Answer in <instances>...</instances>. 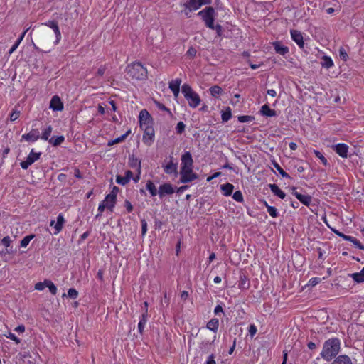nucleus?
<instances>
[{
	"instance_id": "f257e3e1",
	"label": "nucleus",
	"mask_w": 364,
	"mask_h": 364,
	"mask_svg": "<svg viewBox=\"0 0 364 364\" xmlns=\"http://www.w3.org/2000/svg\"><path fill=\"white\" fill-rule=\"evenodd\" d=\"M340 341L337 338H330L323 343L321 356L326 361H330L340 350Z\"/></svg>"
},
{
	"instance_id": "f03ea898",
	"label": "nucleus",
	"mask_w": 364,
	"mask_h": 364,
	"mask_svg": "<svg viewBox=\"0 0 364 364\" xmlns=\"http://www.w3.org/2000/svg\"><path fill=\"white\" fill-rule=\"evenodd\" d=\"M127 73L129 77L137 80H144L147 77V70L139 62H135L127 67Z\"/></svg>"
},
{
	"instance_id": "7ed1b4c3",
	"label": "nucleus",
	"mask_w": 364,
	"mask_h": 364,
	"mask_svg": "<svg viewBox=\"0 0 364 364\" xmlns=\"http://www.w3.org/2000/svg\"><path fill=\"white\" fill-rule=\"evenodd\" d=\"M181 92L184 97L187 100L188 105L192 108L198 107L200 102V98L190 85L184 84L182 86Z\"/></svg>"
},
{
	"instance_id": "20e7f679",
	"label": "nucleus",
	"mask_w": 364,
	"mask_h": 364,
	"mask_svg": "<svg viewBox=\"0 0 364 364\" xmlns=\"http://www.w3.org/2000/svg\"><path fill=\"white\" fill-rule=\"evenodd\" d=\"M198 15L201 17L206 27L208 28H213L216 12L213 7H205L203 10L200 11L198 13Z\"/></svg>"
},
{
	"instance_id": "39448f33",
	"label": "nucleus",
	"mask_w": 364,
	"mask_h": 364,
	"mask_svg": "<svg viewBox=\"0 0 364 364\" xmlns=\"http://www.w3.org/2000/svg\"><path fill=\"white\" fill-rule=\"evenodd\" d=\"M180 175V182L183 183L191 182L198 178V176L193 172V168H181Z\"/></svg>"
},
{
	"instance_id": "423d86ee",
	"label": "nucleus",
	"mask_w": 364,
	"mask_h": 364,
	"mask_svg": "<svg viewBox=\"0 0 364 364\" xmlns=\"http://www.w3.org/2000/svg\"><path fill=\"white\" fill-rule=\"evenodd\" d=\"M208 0H188L183 4V6L188 11H185V15L188 16L189 11L198 9L202 5L208 4Z\"/></svg>"
},
{
	"instance_id": "0eeeda50",
	"label": "nucleus",
	"mask_w": 364,
	"mask_h": 364,
	"mask_svg": "<svg viewBox=\"0 0 364 364\" xmlns=\"http://www.w3.org/2000/svg\"><path fill=\"white\" fill-rule=\"evenodd\" d=\"M155 132L152 126L146 125L144 128L143 142L147 146H151L154 141Z\"/></svg>"
},
{
	"instance_id": "6e6552de",
	"label": "nucleus",
	"mask_w": 364,
	"mask_h": 364,
	"mask_svg": "<svg viewBox=\"0 0 364 364\" xmlns=\"http://www.w3.org/2000/svg\"><path fill=\"white\" fill-rule=\"evenodd\" d=\"M41 155V152H34L33 149L31 150L26 159L21 162L20 165L23 169L26 170L32 164L37 161Z\"/></svg>"
},
{
	"instance_id": "1a4fd4ad",
	"label": "nucleus",
	"mask_w": 364,
	"mask_h": 364,
	"mask_svg": "<svg viewBox=\"0 0 364 364\" xmlns=\"http://www.w3.org/2000/svg\"><path fill=\"white\" fill-rule=\"evenodd\" d=\"M193 160L189 151L185 152L181 156V168H193Z\"/></svg>"
},
{
	"instance_id": "9d476101",
	"label": "nucleus",
	"mask_w": 364,
	"mask_h": 364,
	"mask_svg": "<svg viewBox=\"0 0 364 364\" xmlns=\"http://www.w3.org/2000/svg\"><path fill=\"white\" fill-rule=\"evenodd\" d=\"M174 191V188L171 183H165L159 186L158 194L161 198H163L166 195L173 194Z\"/></svg>"
},
{
	"instance_id": "9b49d317",
	"label": "nucleus",
	"mask_w": 364,
	"mask_h": 364,
	"mask_svg": "<svg viewBox=\"0 0 364 364\" xmlns=\"http://www.w3.org/2000/svg\"><path fill=\"white\" fill-rule=\"evenodd\" d=\"M292 40L299 46L300 48H304V42L302 33L297 30H291L290 31Z\"/></svg>"
},
{
	"instance_id": "f8f14e48",
	"label": "nucleus",
	"mask_w": 364,
	"mask_h": 364,
	"mask_svg": "<svg viewBox=\"0 0 364 364\" xmlns=\"http://www.w3.org/2000/svg\"><path fill=\"white\" fill-rule=\"evenodd\" d=\"M43 25L47 26L53 30L56 37L55 43L58 44L61 38V33L57 21H49L45 23H43Z\"/></svg>"
},
{
	"instance_id": "ddd939ff",
	"label": "nucleus",
	"mask_w": 364,
	"mask_h": 364,
	"mask_svg": "<svg viewBox=\"0 0 364 364\" xmlns=\"http://www.w3.org/2000/svg\"><path fill=\"white\" fill-rule=\"evenodd\" d=\"M140 127L143 129L144 126L149 125L151 117L146 109H142L139 113Z\"/></svg>"
},
{
	"instance_id": "4468645a",
	"label": "nucleus",
	"mask_w": 364,
	"mask_h": 364,
	"mask_svg": "<svg viewBox=\"0 0 364 364\" xmlns=\"http://www.w3.org/2000/svg\"><path fill=\"white\" fill-rule=\"evenodd\" d=\"M333 150L342 158L348 157V146L345 144H338L333 146Z\"/></svg>"
},
{
	"instance_id": "2eb2a0df",
	"label": "nucleus",
	"mask_w": 364,
	"mask_h": 364,
	"mask_svg": "<svg viewBox=\"0 0 364 364\" xmlns=\"http://www.w3.org/2000/svg\"><path fill=\"white\" fill-rule=\"evenodd\" d=\"M50 108L53 111H61L63 109V105L58 96L55 95L52 97L50 102Z\"/></svg>"
},
{
	"instance_id": "dca6fc26",
	"label": "nucleus",
	"mask_w": 364,
	"mask_h": 364,
	"mask_svg": "<svg viewBox=\"0 0 364 364\" xmlns=\"http://www.w3.org/2000/svg\"><path fill=\"white\" fill-rule=\"evenodd\" d=\"M40 138L39 132L38 129H33L28 133L22 136V139L27 141H36Z\"/></svg>"
},
{
	"instance_id": "f3484780",
	"label": "nucleus",
	"mask_w": 364,
	"mask_h": 364,
	"mask_svg": "<svg viewBox=\"0 0 364 364\" xmlns=\"http://www.w3.org/2000/svg\"><path fill=\"white\" fill-rule=\"evenodd\" d=\"M294 190H295V188H294ZM293 194L304 205L309 206L311 204L312 200L311 196L309 195H303L295 191H293Z\"/></svg>"
},
{
	"instance_id": "a211bd4d",
	"label": "nucleus",
	"mask_w": 364,
	"mask_h": 364,
	"mask_svg": "<svg viewBox=\"0 0 364 364\" xmlns=\"http://www.w3.org/2000/svg\"><path fill=\"white\" fill-rule=\"evenodd\" d=\"M116 200L117 199L114 194H108L106 196L105 200H102V203L105 204L107 209L112 211L114 207Z\"/></svg>"
},
{
	"instance_id": "6ab92c4d",
	"label": "nucleus",
	"mask_w": 364,
	"mask_h": 364,
	"mask_svg": "<svg viewBox=\"0 0 364 364\" xmlns=\"http://www.w3.org/2000/svg\"><path fill=\"white\" fill-rule=\"evenodd\" d=\"M181 83V79H176L169 82V88L173 92L175 97H177L180 92V85Z\"/></svg>"
},
{
	"instance_id": "aec40b11",
	"label": "nucleus",
	"mask_w": 364,
	"mask_h": 364,
	"mask_svg": "<svg viewBox=\"0 0 364 364\" xmlns=\"http://www.w3.org/2000/svg\"><path fill=\"white\" fill-rule=\"evenodd\" d=\"M331 364H353L351 359L346 355H338Z\"/></svg>"
},
{
	"instance_id": "412c9836",
	"label": "nucleus",
	"mask_w": 364,
	"mask_h": 364,
	"mask_svg": "<svg viewBox=\"0 0 364 364\" xmlns=\"http://www.w3.org/2000/svg\"><path fill=\"white\" fill-rule=\"evenodd\" d=\"M129 165L132 168H137L139 173H141V161H139L134 154L129 156Z\"/></svg>"
},
{
	"instance_id": "4be33fe9",
	"label": "nucleus",
	"mask_w": 364,
	"mask_h": 364,
	"mask_svg": "<svg viewBox=\"0 0 364 364\" xmlns=\"http://www.w3.org/2000/svg\"><path fill=\"white\" fill-rule=\"evenodd\" d=\"M178 164L172 160L164 166V171L168 174L177 173Z\"/></svg>"
},
{
	"instance_id": "5701e85b",
	"label": "nucleus",
	"mask_w": 364,
	"mask_h": 364,
	"mask_svg": "<svg viewBox=\"0 0 364 364\" xmlns=\"http://www.w3.org/2000/svg\"><path fill=\"white\" fill-rule=\"evenodd\" d=\"M269 187L271 191L276 196H277L281 199H284L286 196V194L284 191H282L277 185L276 184H269Z\"/></svg>"
},
{
	"instance_id": "b1692460",
	"label": "nucleus",
	"mask_w": 364,
	"mask_h": 364,
	"mask_svg": "<svg viewBox=\"0 0 364 364\" xmlns=\"http://www.w3.org/2000/svg\"><path fill=\"white\" fill-rule=\"evenodd\" d=\"M260 112L263 116L274 117L277 115L276 111L270 109L267 105H264L260 109Z\"/></svg>"
},
{
	"instance_id": "393cba45",
	"label": "nucleus",
	"mask_w": 364,
	"mask_h": 364,
	"mask_svg": "<svg viewBox=\"0 0 364 364\" xmlns=\"http://www.w3.org/2000/svg\"><path fill=\"white\" fill-rule=\"evenodd\" d=\"M274 50L277 53L280 54L282 55H284L289 52V48L287 46L281 45L279 43H274Z\"/></svg>"
},
{
	"instance_id": "a878e982",
	"label": "nucleus",
	"mask_w": 364,
	"mask_h": 364,
	"mask_svg": "<svg viewBox=\"0 0 364 364\" xmlns=\"http://www.w3.org/2000/svg\"><path fill=\"white\" fill-rule=\"evenodd\" d=\"M219 326V321L218 318H212L207 323V328L213 332H217Z\"/></svg>"
},
{
	"instance_id": "bb28decb",
	"label": "nucleus",
	"mask_w": 364,
	"mask_h": 364,
	"mask_svg": "<svg viewBox=\"0 0 364 364\" xmlns=\"http://www.w3.org/2000/svg\"><path fill=\"white\" fill-rule=\"evenodd\" d=\"M220 188L226 196H230L233 191L234 186L230 183L221 185Z\"/></svg>"
},
{
	"instance_id": "cd10ccee",
	"label": "nucleus",
	"mask_w": 364,
	"mask_h": 364,
	"mask_svg": "<svg viewBox=\"0 0 364 364\" xmlns=\"http://www.w3.org/2000/svg\"><path fill=\"white\" fill-rule=\"evenodd\" d=\"M64 223H65V220H64L63 216L61 214L58 215V216L57 217V222L54 226L55 229V234H58V232H60V231L63 228V225Z\"/></svg>"
},
{
	"instance_id": "c85d7f7f",
	"label": "nucleus",
	"mask_w": 364,
	"mask_h": 364,
	"mask_svg": "<svg viewBox=\"0 0 364 364\" xmlns=\"http://www.w3.org/2000/svg\"><path fill=\"white\" fill-rule=\"evenodd\" d=\"M349 277H350L357 283L364 282V272L362 270L360 272L350 274Z\"/></svg>"
},
{
	"instance_id": "c756f323",
	"label": "nucleus",
	"mask_w": 364,
	"mask_h": 364,
	"mask_svg": "<svg viewBox=\"0 0 364 364\" xmlns=\"http://www.w3.org/2000/svg\"><path fill=\"white\" fill-rule=\"evenodd\" d=\"M146 188L149 191L151 196H156L158 194L159 191H157L155 185L151 181H148L146 182Z\"/></svg>"
},
{
	"instance_id": "7c9ffc66",
	"label": "nucleus",
	"mask_w": 364,
	"mask_h": 364,
	"mask_svg": "<svg viewBox=\"0 0 364 364\" xmlns=\"http://www.w3.org/2000/svg\"><path fill=\"white\" fill-rule=\"evenodd\" d=\"M65 140V137L63 136H53L49 139V143L51 144L54 146H59L62 144Z\"/></svg>"
},
{
	"instance_id": "2f4dec72",
	"label": "nucleus",
	"mask_w": 364,
	"mask_h": 364,
	"mask_svg": "<svg viewBox=\"0 0 364 364\" xmlns=\"http://www.w3.org/2000/svg\"><path fill=\"white\" fill-rule=\"evenodd\" d=\"M129 133H130V130L127 131L125 134H122L119 137H117L115 139L109 141L108 146H112L115 144L123 141L124 140H125V139L127 138V136L129 135Z\"/></svg>"
},
{
	"instance_id": "473e14b6",
	"label": "nucleus",
	"mask_w": 364,
	"mask_h": 364,
	"mask_svg": "<svg viewBox=\"0 0 364 364\" xmlns=\"http://www.w3.org/2000/svg\"><path fill=\"white\" fill-rule=\"evenodd\" d=\"M44 284H46V287L49 289V291L52 294L55 295L57 293V287L52 281L46 279L44 280Z\"/></svg>"
},
{
	"instance_id": "72a5a7b5",
	"label": "nucleus",
	"mask_w": 364,
	"mask_h": 364,
	"mask_svg": "<svg viewBox=\"0 0 364 364\" xmlns=\"http://www.w3.org/2000/svg\"><path fill=\"white\" fill-rule=\"evenodd\" d=\"M232 117L231 109L227 107L225 111L222 112V120L224 122H228Z\"/></svg>"
},
{
	"instance_id": "f704fd0d",
	"label": "nucleus",
	"mask_w": 364,
	"mask_h": 364,
	"mask_svg": "<svg viewBox=\"0 0 364 364\" xmlns=\"http://www.w3.org/2000/svg\"><path fill=\"white\" fill-rule=\"evenodd\" d=\"M210 92L213 97H217L223 92V89L218 85H214L210 88Z\"/></svg>"
},
{
	"instance_id": "c9c22d12",
	"label": "nucleus",
	"mask_w": 364,
	"mask_h": 364,
	"mask_svg": "<svg viewBox=\"0 0 364 364\" xmlns=\"http://www.w3.org/2000/svg\"><path fill=\"white\" fill-rule=\"evenodd\" d=\"M273 166L279 171V174L282 177L290 178L289 175L287 173H286L277 162L274 161Z\"/></svg>"
},
{
	"instance_id": "e433bc0d",
	"label": "nucleus",
	"mask_w": 364,
	"mask_h": 364,
	"mask_svg": "<svg viewBox=\"0 0 364 364\" xmlns=\"http://www.w3.org/2000/svg\"><path fill=\"white\" fill-rule=\"evenodd\" d=\"M321 64H322L323 67L329 68L333 65V61L331 59V58L324 56L323 58V61H322Z\"/></svg>"
},
{
	"instance_id": "4c0bfd02",
	"label": "nucleus",
	"mask_w": 364,
	"mask_h": 364,
	"mask_svg": "<svg viewBox=\"0 0 364 364\" xmlns=\"http://www.w3.org/2000/svg\"><path fill=\"white\" fill-rule=\"evenodd\" d=\"M314 153L316 155V156L318 157L321 161V162L323 163V164L324 166L328 165V162L327 159L323 156V155L319 151L314 150Z\"/></svg>"
},
{
	"instance_id": "58836bf2",
	"label": "nucleus",
	"mask_w": 364,
	"mask_h": 364,
	"mask_svg": "<svg viewBox=\"0 0 364 364\" xmlns=\"http://www.w3.org/2000/svg\"><path fill=\"white\" fill-rule=\"evenodd\" d=\"M53 128L51 126H48V128L43 132L41 139L43 140H48L49 141V136L52 132Z\"/></svg>"
},
{
	"instance_id": "ea45409f",
	"label": "nucleus",
	"mask_w": 364,
	"mask_h": 364,
	"mask_svg": "<svg viewBox=\"0 0 364 364\" xmlns=\"http://www.w3.org/2000/svg\"><path fill=\"white\" fill-rule=\"evenodd\" d=\"M254 119V117L250 115H242L238 117V121L241 123H245L252 122Z\"/></svg>"
},
{
	"instance_id": "a19ab883",
	"label": "nucleus",
	"mask_w": 364,
	"mask_h": 364,
	"mask_svg": "<svg viewBox=\"0 0 364 364\" xmlns=\"http://www.w3.org/2000/svg\"><path fill=\"white\" fill-rule=\"evenodd\" d=\"M154 103L155 105H156V107L162 110V111H166L170 115H172V113L170 111V109L168 108H167L164 105H163L162 103L159 102V101H156V100H154Z\"/></svg>"
},
{
	"instance_id": "79ce46f5",
	"label": "nucleus",
	"mask_w": 364,
	"mask_h": 364,
	"mask_svg": "<svg viewBox=\"0 0 364 364\" xmlns=\"http://www.w3.org/2000/svg\"><path fill=\"white\" fill-rule=\"evenodd\" d=\"M33 237H34L33 235H28V236H26L25 237H23V239L21 241V247H26L29 244L31 239Z\"/></svg>"
},
{
	"instance_id": "37998d69",
	"label": "nucleus",
	"mask_w": 364,
	"mask_h": 364,
	"mask_svg": "<svg viewBox=\"0 0 364 364\" xmlns=\"http://www.w3.org/2000/svg\"><path fill=\"white\" fill-rule=\"evenodd\" d=\"M232 198L235 200L237 202L243 201V196L240 191H237L233 193Z\"/></svg>"
},
{
	"instance_id": "c03bdc74",
	"label": "nucleus",
	"mask_w": 364,
	"mask_h": 364,
	"mask_svg": "<svg viewBox=\"0 0 364 364\" xmlns=\"http://www.w3.org/2000/svg\"><path fill=\"white\" fill-rule=\"evenodd\" d=\"M267 212L272 218H277L278 216L277 210L273 206H268Z\"/></svg>"
},
{
	"instance_id": "a18cd8bd",
	"label": "nucleus",
	"mask_w": 364,
	"mask_h": 364,
	"mask_svg": "<svg viewBox=\"0 0 364 364\" xmlns=\"http://www.w3.org/2000/svg\"><path fill=\"white\" fill-rule=\"evenodd\" d=\"M333 231L339 237H342L343 240L350 241L352 240V237L349 235H344L343 233L341 232L340 231L337 230H333Z\"/></svg>"
},
{
	"instance_id": "49530a36",
	"label": "nucleus",
	"mask_w": 364,
	"mask_h": 364,
	"mask_svg": "<svg viewBox=\"0 0 364 364\" xmlns=\"http://www.w3.org/2000/svg\"><path fill=\"white\" fill-rule=\"evenodd\" d=\"M186 125L183 122H179L176 127L178 134H182L185 130Z\"/></svg>"
},
{
	"instance_id": "de8ad7c7",
	"label": "nucleus",
	"mask_w": 364,
	"mask_h": 364,
	"mask_svg": "<svg viewBox=\"0 0 364 364\" xmlns=\"http://www.w3.org/2000/svg\"><path fill=\"white\" fill-rule=\"evenodd\" d=\"M68 296L71 299H75L78 296V292L76 291V289L70 288L68 291Z\"/></svg>"
},
{
	"instance_id": "09e8293b",
	"label": "nucleus",
	"mask_w": 364,
	"mask_h": 364,
	"mask_svg": "<svg viewBox=\"0 0 364 364\" xmlns=\"http://www.w3.org/2000/svg\"><path fill=\"white\" fill-rule=\"evenodd\" d=\"M116 181L117 183L121 184L122 186H124L127 183H128L127 179H125L124 176H121L119 175L117 176Z\"/></svg>"
},
{
	"instance_id": "8fccbe9b",
	"label": "nucleus",
	"mask_w": 364,
	"mask_h": 364,
	"mask_svg": "<svg viewBox=\"0 0 364 364\" xmlns=\"http://www.w3.org/2000/svg\"><path fill=\"white\" fill-rule=\"evenodd\" d=\"M212 30H215L217 35L218 36H221L223 33V27L220 24L213 25V28Z\"/></svg>"
},
{
	"instance_id": "3c124183",
	"label": "nucleus",
	"mask_w": 364,
	"mask_h": 364,
	"mask_svg": "<svg viewBox=\"0 0 364 364\" xmlns=\"http://www.w3.org/2000/svg\"><path fill=\"white\" fill-rule=\"evenodd\" d=\"M339 56H340L341 59L343 60L344 61L347 60L348 54L346 53L344 48H341L339 49Z\"/></svg>"
},
{
	"instance_id": "603ef678",
	"label": "nucleus",
	"mask_w": 364,
	"mask_h": 364,
	"mask_svg": "<svg viewBox=\"0 0 364 364\" xmlns=\"http://www.w3.org/2000/svg\"><path fill=\"white\" fill-rule=\"evenodd\" d=\"M141 235H145L147 231V223L144 219L141 220Z\"/></svg>"
},
{
	"instance_id": "864d4df0",
	"label": "nucleus",
	"mask_w": 364,
	"mask_h": 364,
	"mask_svg": "<svg viewBox=\"0 0 364 364\" xmlns=\"http://www.w3.org/2000/svg\"><path fill=\"white\" fill-rule=\"evenodd\" d=\"M6 338H10L14 341L16 343L18 344L21 342V340L17 338L14 333L9 332L8 335L6 336Z\"/></svg>"
},
{
	"instance_id": "5fc2aeb1",
	"label": "nucleus",
	"mask_w": 364,
	"mask_h": 364,
	"mask_svg": "<svg viewBox=\"0 0 364 364\" xmlns=\"http://www.w3.org/2000/svg\"><path fill=\"white\" fill-rule=\"evenodd\" d=\"M186 55L193 58L196 56V50L193 48V47H191L188 51L186 52Z\"/></svg>"
},
{
	"instance_id": "6e6d98bb",
	"label": "nucleus",
	"mask_w": 364,
	"mask_h": 364,
	"mask_svg": "<svg viewBox=\"0 0 364 364\" xmlns=\"http://www.w3.org/2000/svg\"><path fill=\"white\" fill-rule=\"evenodd\" d=\"M20 116V112L14 110L12 113L10 114V119L11 121H15Z\"/></svg>"
},
{
	"instance_id": "4d7b16f0",
	"label": "nucleus",
	"mask_w": 364,
	"mask_h": 364,
	"mask_svg": "<svg viewBox=\"0 0 364 364\" xmlns=\"http://www.w3.org/2000/svg\"><path fill=\"white\" fill-rule=\"evenodd\" d=\"M356 247H358L360 250H364V245H363L357 239L352 237V240H350Z\"/></svg>"
},
{
	"instance_id": "13d9d810",
	"label": "nucleus",
	"mask_w": 364,
	"mask_h": 364,
	"mask_svg": "<svg viewBox=\"0 0 364 364\" xmlns=\"http://www.w3.org/2000/svg\"><path fill=\"white\" fill-rule=\"evenodd\" d=\"M11 242V240L9 236H6L1 240V243L6 247H9Z\"/></svg>"
},
{
	"instance_id": "bf43d9fd",
	"label": "nucleus",
	"mask_w": 364,
	"mask_h": 364,
	"mask_svg": "<svg viewBox=\"0 0 364 364\" xmlns=\"http://www.w3.org/2000/svg\"><path fill=\"white\" fill-rule=\"evenodd\" d=\"M146 321L140 320L138 323V329L140 333H142L144 326L146 324Z\"/></svg>"
},
{
	"instance_id": "052dcab7",
	"label": "nucleus",
	"mask_w": 364,
	"mask_h": 364,
	"mask_svg": "<svg viewBox=\"0 0 364 364\" xmlns=\"http://www.w3.org/2000/svg\"><path fill=\"white\" fill-rule=\"evenodd\" d=\"M107 68L106 65H101L97 72V74L100 76H102L106 70Z\"/></svg>"
},
{
	"instance_id": "680f3d73",
	"label": "nucleus",
	"mask_w": 364,
	"mask_h": 364,
	"mask_svg": "<svg viewBox=\"0 0 364 364\" xmlns=\"http://www.w3.org/2000/svg\"><path fill=\"white\" fill-rule=\"evenodd\" d=\"M46 287V284H44V282H38L35 284V289L36 290H39V291H41L43 290Z\"/></svg>"
},
{
	"instance_id": "e2e57ef3",
	"label": "nucleus",
	"mask_w": 364,
	"mask_h": 364,
	"mask_svg": "<svg viewBox=\"0 0 364 364\" xmlns=\"http://www.w3.org/2000/svg\"><path fill=\"white\" fill-rule=\"evenodd\" d=\"M124 206L127 209V210L130 213L133 210V206L132 205V203L129 201V200H125L124 202Z\"/></svg>"
},
{
	"instance_id": "0e129e2a",
	"label": "nucleus",
	"mask_w": 364,
	"mask_h": 364,
	"mask_svg": "<svg viewBox=\"0 0 364 364\" xmlns=\"http://www.w3.org/2000/svg\"><path fill=\"white\" fill-rule=\"evenodd\" d=\"M206 364H216L214 355L212 354L208 356Z\"/></svg>"
},
{
	"instance_id": "69168bd1",
	"label": "nucleus",
	"mask_w": 364,
	"mask_h": 364,
	"mask_svg": "<svg viewBox=\"0 0 364 364\" xmlns=\"http://www.w3.org/2000/svg\"><path fill=\"white\" fill-rule=\"evenodd\" d=\"M257 332V328L255 325H251L249 328V333L251 336H253Z\"/></svg>"
},
{
	"instance_id": "338daca9",
	"label": "nucleus",
	"mask_w": 364,
	"mask_h": 364,
	"mask_svg": "<svg viewBox=\"0 0 364 364\" xmlns=\"http://www.w3.org/2000/svg\"><path fill=\"white\" fill-rule=\"evenodd\" d=\"M132 177H133V173L129 170L127 171L125 173L124 178H125V179H127L128 183L129 182V181L131 180V178Z\"/></svg>"
},
{
	"instance_id": "774afa93",
	"label": "nucleus",
	"mask_w": 364,
	"mask_h": 364,
	"mask_svg": "<svg viewBox=\"0 0 364 364\" xmlns=\"http://www.w3.org/2000/svg\"><path fill=\"white\" fill-rule=\"evenodd\" d=\"M14 331L18 333H23L25 331V326L23 325H19L14 329Z\"/></svg>"
}]
</instances>
